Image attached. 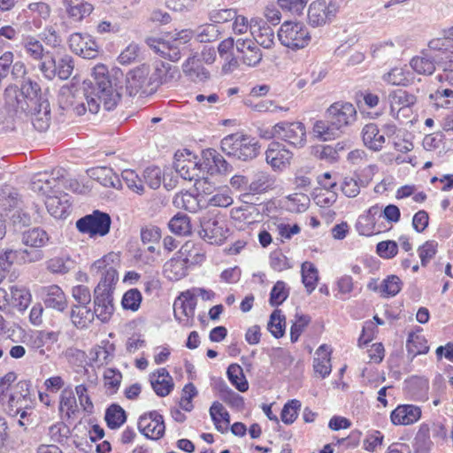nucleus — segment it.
Returning a JSON list of instances; mask_svg holds the SVG:
<instances>
[{"instance_id": "15", "label": "nucleus", "mask_w": 453, "mask_h": 453, "mask_svg": "<svg viewBox=\"0 0 453 453\" xmlns=\"http://www.w3.org/2000/svg\"><path fill=\"white\" fill-rule=\"evenodd\" d=\"M292 156V152L280 142H271L265 151V160L274 170H283L288 166Z\"/></svg>"}, {"instance_id": "55", "label": "nucleus", "mask_w": 453, "mask_h": 453, "mask_svg": "<svg viewBox=\"0 0 453 453\" xmlns=\"http://www.w3.org/2000/svg\"><path fill=\"white\" fill-rule=\"evenodd\" d=\"M385 81L395 86H408L411 80V73H405L403 68H393L389 73L385 75Z\"/></svg>"}, {"instance_id": "28", "label": "nucleus", "mask_w": 453, "mask_h": 453, "mask_svg": "<svg viewBox=\"0 0 453 453\" xmlns=\"http://www.w3.org/2000/svg\"><path fill=\"white\" fill-rule=\"evenodd\" d=\"M27 114L31 115V122L34 127L39 132L46 131L50 123V107L49 102H42L40 108L35 111H27Z\"/></svg>"}, {"instance_id": "49", "label": "nucleus", "mask_w": 453, "mask_h": 453, "mask_svg": "<svg viewBox=\"0 0 453 453\" xmlns=\"http://www.w3.org/2000/svg\"><path fill=\"white\" fill-rule=\"evenodd\" d=\"M12 304L19 311H25L31 302V295L28 290L19 288L17 287L11 288Z\"/></svg>"}, {"instance_id": "33", "label": "nucleus", "mask_w": 453, "mask_h": 453, "mask_svg": "<svg viewBox=\"0 0 453 453\" xmlns=\"http://www.w3.org/2000/svg\"><path fill=\"white\" fill-rule=\"evenodd\" d=\"M64 6L68 15L75 20H81L93 11L92 4L83 0H64Z\"/></svg>"}, {"instance_id": "64", "label": "nucleus", "mask_w": 453, "mask_h": 453, "mask_svg": "<svg viewBox=\"0 0 453 453\" xmlns=\"http://www.w3.org/2000/svg\"><path fill=\"white\" fill-rule=\"evenodd\" d=\"M437 247L438 242L432 240L426 242L418 248V252L422 266H426L430 260L435 256L437 252Z\"/></svg>"}, {"instance_id": "51", "label": "nucleus", "mask_w": 453, "mask_h": 453, "mask_svg": "<svg viewBox=\"0 0 453 453\" xmlns=\"http://www.w3.org/2000/svg\"><path fill=\"white\" fill-rule=\"evenodd\" d=\"M142 296L139 289L131 288L122 297L121 305L124 310L136 311L141 306Z\"/></svg>"}, {"instance_id": "31", "label": "nucleus", "mask_w": 453, "mask_h": 453, "mask_svg": "<svg viewBox=\"0 0 453 453\" xmlns=\"http://www.w3.org/2000/svg\"><path fill=\"white\" fill-rule=\"evenodd\" d=\"M20 197L17 189L12 186L4 185L0 188V210L7 212L18 208Z\"/></svg>"}, {"instance_id": "34", "label": "nucleus", "mask_w": 453, "mask_h": 453, "mask_svg": "<svg viewBox=\"0 0 453 453\" xmlns=\"http://www.w3.org/2000/svg\"><path fill=\"white\" fill-rule=\"evenodd\" d=\"M326 0L312 2L308 9L309 24L313 27L325 25L328 19L326 14Z\"/></svg>"}, {"instance_id": "27", "label": "nucleus", "mask_w": 453, "mask_h": 453, "mask_svg": "<svg viewBox=\"0 0 453 453\" xmlns=\"http://www.w3.org/2000/svg\"><path fill=\"white\" fill-rule=\"evenodd\" d=\"M363 142L365 145L373 151H380L385 143V136L380 134L376 124L369 123L362 130Z\"/></svg>"}, {"instance_id": "61", "label": "nucleus", "mask_w": 453, "mask_h": 453, "mask_svg": "<svg viewBox=\"0 0 453 453\" xmlns=\"http://www.w3.org/2000/svg\"><path fill=\"white\" fill-rule=\"evenodd\" d=\"M367 182L354 177H345L342 184V191L348 197H356L360 193V187H365Z\"/></svg>"}, {"instance_id": "32", "label": "nucleus", "mask_w": 453, "mask_h": 453, "mask_svg": "<svg viewBox=\"0 0 453 453\" xmlns=\"http://www.w3.org/2000/svg\"><path fill=\"white\" fill-rule=\"evenodd\" d=\"M210 415L216 429L225 433L230 424V414L219 402H213L210 408Z\"/></svg>"}, {"instance_id": "4", "label": "nucleus", "mask_w": 453, "mask_h": 453, "mask_svg": "<svg viewBox=\"0 0 453 453\" xmlns=\"http://www.w3.org/2000/svg\"><path fill=\"white\" fill-rule=\"evenodd\" d=\"M73 68L74 62L72 56L67 54L53 56L49 51L39 65V70L49 81L56 77L63 81L67 80L72 75Z\"/></svg>"}, {"instance_id": "30", "label": "nucleus", "mask_w": 453, "mask_h": 453, "mask_svg": "<svg viewBox=\"0 0 453 453\" xmlns=\"http://www.w3.org/2000/svg\"><path fill=\"white\" fill-rule=\"evenodd\" d=\"M94 311L88 305H73L70 312V318L73 324L77 328L87 327L95 319Z\"/></svg>"}, {"instance_id": "19", "label": "nucleus", "mask_w": 453, "mask_h": 453, "mask_svg": "<svg viewBox=\"0 0 453 453\" xmlns=\"http://www.w3.org/2000/svg\"><path fill=\"white\" fill-rule=\"evenodd\" d=\"M60 178L45 179L42 174L35 175L31 183V189L42 196H45L48 198L57 195L60 192Z\"/></svg>"}, {"instance_id": "62", "label": "nucleus", "mask_w": 453, "mask_h": 453, "mask_svg": "<svg viewBox=\"0 0 453 453\" xmlns=\"http://www.w3.org/2000/svg\"><path fill=\"white\" fill-rule=\"evenodd\" d=\"M295 319V322L290 328V340L292 342L298 341L303 331L311 322V317L308 315L296 313Z\"/></svg>"}, {"instance_id": "10", "label": "nucleus", "mask_w": 453, "mask_h": 453, "mask_svg": "<svg viewBox=\"0 0 453 453\" xmlns=\"http://www.w3.org/2000/svg\"><path fill=\"white\" fill-rule=\"evenodd\" d=\"M138 429L145 437L158 440L165 431L164 418L157 411L146 412L139 418Z\"/></svg>"}, {"instance_id": "26", "label": "nucleus", "mask_w": 453, "mask_h": 453, "mask_svg": "<svg viewBox=\"0 0 453 453\" xmlns=\"http://www.w3.org/2000/svg\"><path fill=\"white\" fill-rule=\"evenodd\" d=\"M4 101L6 107L14 112H27L28 105L21 94L19 88L16 85L8 86L4 90Z\"/></svg>"}, {"instance_id": "50", "label": "nucleus", "mask_w": 453, "mask_h": 453, "mask_svg": "<svg viewBox=\"0 0 453 453\" xmlns=\"http://www.w3.org/2000/svg\"><path fill=\"white\" fill-rule=\"evenodd\" d=\"M403 282L396 275H389L380 284L381 295L385 297L396 296L402 288Z\"/></svg>"}, {"instance_id": "21", "label": "nucleus", "mask_w": 453, "mask_h": 453, "mask_svg": "<svg viewBox=\"0 0 453 453\" xmlns=\"http://www.w3.org/2000/svg\"><path fill=\"white\" fill-rule=\"evenodd\" d=\"M88 174L91 179L96 180L104 187L113 188L116 189L122 188L121 180L111 168L104 166L91 168L88 170Z\"/></svg>"}, {"instance_id": "25", "label": "nucleus", "mask_w": 453, "mask_h": 453, "mask_svg": "<svg viewBox=\"0 0 453 453\" xmlns=\"http://www.w3.org/2000/svg\"><path fill=\"white\" fill-rule=\"evenodd\" d=\"M188 259L173 257L164 265V275L169 280L177 281L187 275Z\"/></svg>"}, {"instance_id": "12", "label": "nucleus", "mask_w": 453, "mask_h": 453, "mask_svg": "<svg viewBox=\"0 0 453 453\" xmlns=\"http://www.w3.org/2000/svg\"><path fill=\"white\" fill-rule=\"evenodd\" d=\"M68 42L72 51L84 58L92 59L98 55V45L88 34L74 33L70 35Z\"/></svg>"}, {"instance_id": "6", "label": "nucleus", "mask_w": 453, "mask_h": 453, "mask_svg": "<svg viewBox=\"0 0 453 453\" xmlns=\"http://www.w3.org/2000/svg\"><path fill=\"white\" fill-rule=\"evenodd\" d=\"M280 43L289 49L298 50L306 47L311 42L308 28L301 22H284L279 31Z\"/></svg>"}, {"instance_id": "59", "label": "nucleus", "mask_w": 453, "mask_h": 453, "mask_svg": "<svg viewBox=\"0 0 453 453\" xmlns=\"http://www.w3.org/2000/svg\"><path fill=\"white\" fill-rule=\"evenodd\" d=\"M164 174L158 166H149L143 172V179L146 184L152 189L160 187Z\"/></svg>"}, {"instance_id": "44", "label": "nucleus", "mask_w": 453, "mask_h": 453, "mask_svg": "<svg viewBox=\"0 0 453 453\" xmlns=\"http://www.w3.org/2000/svg\"><path fill=\"white\" fill-rule=\"evenodd\" d=\"M433 446V441L430 439V428L428 425L422 424L414 438V449L418 451L429 452Z\"/></svg>"}, {"instance_id": "57", "label": "nucleus", "mask_w": 453, "mask_h": 453, "mask_svg": "<svg viewBox=\"0 0 453 453\" xmlns=\"http://www.w3.org/2000/svg\"><path fill=\"white\" fill-rule=\"evenodd\" d=\"M391 104H397L402 108L411 107L417 102V97L406 90L396 89L389 94Z\"/></svg>"}, {"instance_id": "29", "label": "nucleus", "mask_w": 453, "mask_h": 453, "mask_svg": "<svg viewBox=\"0 0 453 453\" xmlns=\"http://www.w3.org/2000/svg\"><path fill=\"white\" fill-rule=\"evenodd\" d=\"M183 73L193 81H204L210 78V73L200 65L196 57H189L182 65Z\"/></svg>"}, {"instance_id": "8", "label": "nucleus", "mask_w": 453, "mask_h": 453, "mask_svg": "<svg viewBox=\"0 0 453 453\" xmlns=\"http://www.w3.org/2000/svg\"><path fill=\"white\" fill-rule=\"evenodd\" d=\"M274 134L275 138L296 148H302L306 143V129L302 122H279L274 125Z\"/></svg>"}, {"instance_id": "20", "label": "nucleus", "mask_w": 453, "mask_h": 453, "mask_svg": "<svg viewBox=\"0 0 453 453\" xmlns=\"http://www.w3.org/2000/svg\"><path fill=\"white\" fill-rule=\"evenodd\" d=\"M251 34L257 43L265 49H270L274 43V33L267 21L263 19H251Z\"/></svg>"}, {"instance_id": "43", "label": "nucleus", "mask_w": 453, "mask_h": 453, "mask_svg": "<svg viewBox=\"0 0 453 453\" xmlns=\"http://www.w3.org/2000/svg\"><path fill=\"white\" fill-rule=\"evenodd\" d=\"M170 230L178 235H188L191 233L189 218L186 214L177 213L168 224Z\"/></svg>"}, {"instance_id": "45", "label": "nucleus", "mask_w": 453, "mask_h": 453, "mask_svg": "<svg viewBox=\"0 0 453 453\" xmlns=\"http://www.w3.org/2000/svg\"><path fill=\"white\" fill-rule=\"evenodd\" d=\"M59 411H65L67 418H71L78 411L76 399L71 388H65L60 395Z\"/></svg>"}, {"instance_id": "54", "label": "nucleus", "mask_w": 453, "mask_h": 453, "mask_svg": "<svg viewBox=\"0 0 453 453\" xmlns=\"http://www.w3.org/2000/svg\"><path fill=\"white\" fill-rule=\"evenodd\" d=\"M24 48L26 53L35 60L44 59L46 53H44V48L42 44L35 37L28 36L24 41Z\"/></svg>"}, {"instance_id": "11", "label": "nucleus", "mask_w": 453, "mask_h": 453, "mask_svg": "<svg viewBox=\"0 0 453 453\" xmlns=\"http://www.w3.org/2000/svg\"><path fill=\"white\" fill-rule=\"evenodd\" d=\"M196 295L190 291L181 293L174 303V318L184 326H192L193 317L196 307Z\"/></svg>"}, {"instance_id": "40", "label": "nucleus", "mask_w": 453, "mask_h": 453, "mask_svg": "<svg viewBox=\"0 0 453 453\" xmlns=\"http://www.w3.org/2000/svg\"><path fill=\"white\" fill-rule=\"evenodd\" d=\"M302 281L306 290L311 294L316 288L319 280V273L312 263L304 262L301 267Z\"/></svg>"}, {"instance_id": "53", "label": "nucleus", "mask_w": 453, "mask_h": 453, "mask_svg": "<svg viewBox=\"0 0 453 453\" xmlns=\"http://www.w3.org/2000/svg\"><path fill=\"white\" fill-rule=\"evenodd\" d=\"M301 408V402L296 399L288 401L280 413V418L286 425H291L298 417V411Z\"/></svg>"}, {"instance_id": "56", "label": "nucleus", "mask_w": 453, "mask_h": 453, "mask_svg": "<svg viewBox=\"0 0 453 453\" xmlns=\"http://www.w3.org/2000/svg\"><path fill=\"white\" fill-rule=\"evenodd\" d=\"M122 180L126 183L127 188L138 195L144 193V186L142 180L138 174L130 169L124 170L121 173Z\"/></svg>"}, {"instance_id": "22", "label": "nucleus", "mask_w": 453, "mask_h": 453, "mask_svg": "<svg viewBox=\"0 0 453 453\" xmlns=\"http://www.w3.org/2000/svg\"><path fill=\"white\" fill-rule=\"evenodd\" d=\"M205 168L211 175L226 174L232 171V165L214 149H209L204 154Z\"/></svg>"}, {"instance_id": "14", "label": "nucleus", "mask_w": 453, "mask_h": 453, "mask_svg": "<svg viewBox=\"0 0 453 453\" xmlns=\"http://www.w3.org/2000/svg\"><path fill=\"white\" fill-rule=\"evenodd\" d=\"M179 75L178 68L173 66L169 63L163 61H157L153 65V72L150 73V78L151 81V88L148 91H157V88L165 83H168Z\"/></svg>"}, {"instance_id": "2", "label": "nucleus", "mask_w": 453, "mask_h": 453, "mask_svg": "<svg viewBox=\"0 0 453 453\" xmlns=\"http://www.w3.org/2000/svg\"><path fill=\"white\" fill-rule=\"evenodd\" d=\"M357 120V110L349 102L338 101L326 111V119L317 120L313 126L316 136L323 141L339 138Z\"/></svg>"}, {"instance_id": "63", "label": "nucleus", "mask_w": 453, "mask_h": 453, "mask_svg": "<svg viewBox=\"0 0 453 453\" xmlns=\"http://www.w3.org/2000/svg\"><path fill=\"white\" fill-rule=\"evenodd\" d=\"M156 373L150 377V383L155 393L161 397L168 395L173 388V379H155Z\"/></svg>"}, {"instance_id": "48", "label": "nucleus", "mask_w": 453, "mask_h": 453, "mask_svg": "<svg viewBox=\"0 0 453 453\" xmlns=\"http://www.w3.org/2000/svg\"><path fill=\"white\" fill-rule=\"evenodd\" d=\"M273 182L274 180L270 174L265 172H258L254 175V178L250 184V190L254 193L260 194L272 188Z\"/></svg>"}, {"instance_id": "41", "label": "nucleus", "mask_w": 453, "mask_h": 453, "mask_svg": "<svg viewBox=\"0 0 453 453\" xmlns=\"http://www.w3.org/2000/svg\"><path fill=\"white\" fill-rule=\"evenodd\" d=\"M406 349L408 355L411 356V358H413L418 355L427 353L429 347L426 345L424 337L415 334H410L406 342Z\"/></svg>"}, {"instance_id": "1", "label": "nucleus", "mask_w": 453, "mask_h": 453, "mask_svg": "<svg viewBox=\"0 0 453 453\" xmlns=\"http://www.w3.org/2000/svg\"><path fill=\"white\" fill-rule=\"evenodd\" d=\"M150 73V66L145 64L131 70L127 76L118 67L109 71L106 65H96L93 68L91 79L83 81L82 94L88 111L97 113L100 104L108 111L114 110L121 99L124 82L130 96L138 93L142 96L155 93L148 91L152 87Z\"/></svg>"}, {"instance_id": "60", "label": "nucleus", "mask_w": 453, "mask_h": 453, "mask_svg": "<svg viewBox=\"0 0 453 453\" xmlns=\"http://www.w3.org/2000/svg\"><path fill=\"white\" fill-rule=\"evenodd\" d=\"M16 259L24 264L41 261L44 257L43 251L38 248L19 249L15 250Z\"/></svg>"}, {"instance_id": "9", "label": "nucleus", "mask_w": 453, "mask_h": 453, "mask_svg": "<svg viewBox=\"0 0 453 453\" xmlns=\"http://www.w3.org/2000/svg\"><path fill=\"white\" fill-rule=\"evenodd\" d=\"M200 236L211 244H221L226 239L225 222L220 218L207 214L200 219Z\"/></svg>"}, {"instance_id": "36", "label": "nucleus", "mask_w": 453, "mask_h": 453, "mask_svg": "<svg viewBox=\"0 0 453 453\" xmlns=\"http://www.w3.org/2000/svg\"><path fill=\"white\" fill-rule=\"evenodd\" d=\"M50 240L47 232L40 227H34L22 234V243L30 248L43 247Z\"/></svg>"}, {"instance_id": "58", "label": "nucleus", "mask_w": 453, "mask_h": 453, "mask_svg": "<svg viewBox=\"0 0 453 453\" xmlns=\"http://www.w3.org/2000/svg\"><path fill=\"white\" fill-rule=\"evenodd\" d=\"M48 435L51 441L64 444L70 435V429L63 422H58L49 427Z\"/></svg>"}, {"instance_id": "18", "label": "nucleus", "mask_w": 453, "mask_h": 453, "mask_svg": "<svg viewBox=\"0 0 453 453\" xmlns=\"http://www.w3.org/2000/svg\"><path fill=\"white\" fill-rule=\"evenodd\" d=\"M42 300L47 308L64 311L67 308V300L64 291L58 285H50L42 289Z\"/></svg>"}, {"instance_id": "16", "label": "nucleus", "mask_w": 453, "mask_h": 453, "mask_svg": "<svg viewBox=\"0 0 453 453\" xmlns=\"http://www.w3.org/2000/svg\"><path fill=\"white\" fill-rule=\"evenodd\" d=\"M19 89L28 105V111H35L36 107L40 108L42 102H49L42 94L39 83L30 78L23 80Z\"/></svg>"}, {"instance_id": "23", "label": "nucleus", "mask_w": 453, "mask_h": 453, "mask_svg": "<svg viewBox=\"0 0 453 453\" xmlns=\"http://www.w3.org/2000/svg\"><path fill=\"white\" fill-rule=\"evenodd\" d=\"M428 50L440 58L441 64L453 61V38H435L429 42Z\"/></svg>"}, {"instance_id": "38", "label": "nucleus", "mask_w": 453, "mask_h": 453, "mask_svg": "<svg viewBox=\"0 0 453 453\" xmlns=\"http://www.w3.org/2000/svg\"><path fill=\"white\" fill-rule=\"evenodd\" d=\"M30 402L31 401L26 397H22L20 394L11 390L3 407L9 415L17 416L21 410L28 407Z\"/></svg>"}, {"instance_id": "52", "label": "nucleus", "mask_w": 453, "mask_h": 453, "mask_svg": "<svg viewBox=\"0 0 453 453\" xmlns=\"http://www.w3.org/2000/svg\"><path fill=\"white\" fill-rule=\"evenodd\" d=\"M289 296V289L287 288L286 283L282 280H278L273 287L269 303L273 307L280 305Z\"/></svg>"}, {"instance_id": "17", "label": "nucleus", "mask_w": 453, "mask_h": 453, "mask_svg": "<svg viewBox=\"0 0 453 453\" xmlns=\"http://www.w3.org/2000/svg\"><path fill=\"white\" fill-rule=\"evenodd\" d=\"M421 417V409L413 404L397 406L390 415L391 421L396 426H408L417 422Z\"/></svg>"}, {"instance_id": "42", "label": "nucleus", "mask_w": 453, "mask_h": 453, "mask_svg": "<svg viewBox=\"0 0 453 453\" xmlns=\"http://www.w3.org/2000/svg\"><path fill=\"white\" fill-rule=\"evenodd\" d=\"M379 208L372 206L368 210L367 215H363L358 218L356 227L362 235H372L374 233L373 216L378 212Z\"/></svg>"}, {"instance_id": "5", "label": "nucleus", "mask_w": 453, "mask_h": 453, "mask_svg": "<svg viewBox=\"0 0 453 453\" xmlns=\"http://www.w3.org/2000/svg\"><path fill=\"white\" fill-rule=\"evenodd\" d=\"M111 225V216L107 212L99 210H95L92 213L80 218L75 223V226L80 233L88 234L92 238L107 235Z\"/></svg>"}, {"instance_id": "39", "label": "nucleus", "mask_w": 453, "mask_h": 453, "mask_svg": "<svg viewBox=\"0 0 453 453\" xmlns=\"http://www.w3.org/2000/svg\"><path fill=\"white\" fill-rule=\"evenodd\" d=\"M226 375L233 386L240 392H246L249 389V383L246 380L241 365L231 364L226 370Z\"/></svg>"}, {"instance_id": "37", "label": "nucleus", "mask_w": 453, "mask_h": 453, "mask_svg": "<svg viewBox=\"0 0 453 453\" xmlns=\"http://www.w3.org/2000/svg\"><path fill=\"white\" fill-rule=\"evenodd\" d=\"M104 419L110 429L119 428L127 420L125 410L117 403L111 404L105 411Z\"/></svg>"}, {"instance_id": "47", "label": "nucleus", "mask_w": 453, "mask_h": 453, "mask_svg": "<svg viewBox=\"0 0 453 453\" xmlns=\"http://www.w3.org/2000/svg\"><path fill=\"white\" fill-rule=\"evenodd\" d=\"M119 280V274L114 266H109L96 288L100 291L108 292L113 295L115 286Z\"/></svg>"}, {"instance_id": "46", "label": "nucleus", "mask_w": 453, "mask_h": 453, "mask_svg": "<svg viewBox=\"0 0 453 453\" xmlns=\"http://www.w3.org/2000/svg\"><path fill=\"white\" fill-rule=\"evenodd\" d=\"M285 316L281 315L280 310H274L270 315L268 322V330L277 339L282 337L285 334Z\"/></svg>"}, {"instance_id": "13", "label": "nucleus", "mask_w": 453, "mask_h": 453, "mask_svg": "<svg viewBox=\"0 0 453 453\" xmlns=\"http://www.w3.org/2000/svg\"><path fill=\"white\" fill-rule=\"evenodd\" d=\"M113 295L100 291L99 288L94 289V313L103 323L108 322L114 313Z\"/></svg>"}, {"instance_id": "24", "label": "nucleus", "mask_w": 453, "mask_h": 453, "mask_svg": "<svg viewBox=\"0 0 453 453\" xmlns=\"http://www.w3.org/2000/svg\"><path fill=\"white\" fill-rule=\"evenodd\" d=\"M439 59L440 58L426 50L422 52V56L414 57L410 65L418 74L431 75L434 73L436 65H441Z\"/></svg>"}, {"instance_id": "7", "label": "nucleus", "mask_w": 453, "mask_h": 453, "mask_svg": "<svg viewBox=\"0 0 453 453\" xmlns=\"http://www.w3.org/2000/svg\"><path fill=\"white\" fill-rule=\"evenodd\" d=\"M173 167L177 173L186 180H196L201 185L206 183V178L201 176L203 164L197 161V157L188 150L177 151L174 154Z\"/></svg>"}, {"instance_id": "35", "label": "nucleus", "mask_w": 453, "mask_h": 453, "mask_svg": "<svg viewBox=\"0 0 453 453\" xmlns=\"http://www.w3.org/2000/svg\"><path fill=\"white\" fill-rule=\"evenodd\" d=\"M431 105L438 109H452L453 108V90L440 87L434 93L429 95Z\"/></svg>"}, {"instance_id": "3", "label": "nucleus", "mask_w": 453, "mask_h": 453, "mask_svg": "<svg viewBox=\"0 0 453 453\" xmlns=\"http://www.w3.org/2000/svg\"><path fill=\"white\" fill-rule=\"evenodd\" d=\"M220 148L229 157L248 161L258 155L260 147L255 138L241 133H234L221 140Z\"/></svg>"}]
</instances>
